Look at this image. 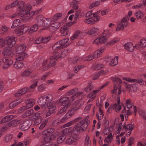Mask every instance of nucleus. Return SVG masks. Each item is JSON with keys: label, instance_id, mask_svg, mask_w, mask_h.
Instances as JSON below:
<instances>
[{"label": "nucleus", "instance_id": "obj_31", "mask_svg": "<svg viewBox=\"0 0 146 146\" xmlns=\"http://www.w3.org/2000/svg\"><path fill=\"white\" fill-rule=\"evenodd\" d=\"M135 15L137 19H140L143 17L144 13L140 11H138L135 13Z\"/></svg>", "mask_w": 146, "mask_h": 146}, {"label": "nucleus", "instance_id": "obj_11", "mask_svg": "<svg viewBox=\"0 0 146 146\" xmlns=\"http://www.w3.org/2000/svg\"><path fill=\"white\" fill-rule=\"evenodd\" d=\"M9 58L5 57L3 58L2 59L3 62L4 63L3 66V69H7L13 64V61L10 60Z\"/></svg>", "mask_w": 146, "mask_h": 146}, {"label": "nucleus", "instance_id": "obj_64", "mask_svg": "<svg viewBox=\"0 0 146 146\" xmlns=\"http://www.w3.org/2000/svg\"><path fill=\"white\" fill-rule=\"evenodd\" d=\"M74 114H72L70 110H69L68 112L64 116V118L67 119L70 118Z\"/></svg>", "mask_w": 146, "mask_h": 146}, {"label": "nucleus", "instance_id": "obj_17", "mask_svg": "<svg viewBox=\"0 0 146 146\" xmlns=\"http://www.w3.org/2000/svg\"><path fill=\"white\" fill-rule=\"evenodd\" d=\"M78 140L76 137L70 136L68 137L66 141V143L68 145H71L75 143Z\"/></svg>", "mask_w": 146, "mask_h": 146}, {"label": "nucleus", "instance_id": "obj_48", "mask_svg": "<svg viewBox=\"0 0 146 146\" xmlns=\"http://www.w3.org/2000/svg\"><path fill=\"white\" fill-rule=\"evenodd\" d=\"M125 103L128 109H129L132 108V103L131 102V100L130 99H127L126 100Z\"/></svg>", "mask_w": 146, "mask_h": 146}, {"label": "nucleus", "instance_id": "obj_28", "mask_svg": "<svg viewBox=\"0 0 146 146\" xmlns=\"http://www.w3.org/2000/svg\"><path fill=\"white\" fill-rule=\"evenodd\" d=\"M19 102H15V101L11 102L9 105V108L10 109H12L18 105L20 104L23 101V99L22 98H19Z\"/></svg>", "mask_w": 146, "mask_h": 146}, {"label": "nucleus", "instance_id": "obj_27", "mask_svg": "<svg viewBox=\"0 0 146 146\" xmlns=\"http://www.w3.org/2000/svg\"><path fill=\"white\" fill-rule=\"evenodd\" d=\"M16 58L17 60L18 61H22L27 56V54L25 52L19 54Z\"/></svg>", "mask_w": 146, "mask_h": 146}, {"label": "nucleus", "instance_id": "obj_62", "mask_svg": "<svg viewBox=\"0 0 146 146\" xmlns=\"http://www.w3.org/2000/svg\"><path fill=\"white\" fill-rule=\"evenodd\" d=\"M59 24V23L58 22L54 23L50 25L49 27H54L55 28L57 29L58 28H59L60 26V25H58Z\"/></svg>", "mask_w": 146, "mask_h": 146}, {"label": "nucleus", "instance_id": "obj_35", "mask_svg": "<svg viewBox=\"0 0 146 146\" xmlns=\"http://www.w3.org/2000/svg\"><path fill=\"white\" fill-rule=\"evenodd\" d=\"M119 40L118 38H113L110 40L106 44V45L111 46L113 45L115 43L118 42Z\"/></svg>", "mask_w": 146, "mask_h": 146}, {"label": "nucleus", "instance_id": "obj_43", "mask_svg": "<svg viewBox=\"0 0 146 146\" xmlns=\"http://www.w3.org/2000/svg\"><path fill=\"white\" fill-rule=\"evenodd\" d=\"M91 143L89 137L87 135L85 139L84 146H91Z\"/></svg>", "mask_w": 146, "mask_h": 146}, {"label": "nucleus", "instance_id": "obj_60", "mask_svg": "<svg viewBox=\"0 0 146 146\" xmlns=\"http://www.w3.org/2000/svg\"><path fill=\"white\" fill-rule=\"evenodd\" d=\"M93 55H94V57L95 58H98L102 54L97 50L94 53Z\"/></svg>", "mask_w": 146, "mask_h": 146}, {"label": "nucleus", "instance_id": "obj_4", "mask_svg": "<svg viewBox=\"0 0 146 146\" xmlns=\"http://www.w3.org/2000/svg\"><path fill=\"white\" fill-rule=\"evenodd\" d=\"M128 19L127 17L123 18L122 19L121 22L118 24L117 27L115 29L116 31H119L120 30H123L124 27L128 25Z\"/></svg>", "mask_w": 146, "mask_h": 146}, {"label": "nucleus", "instance_id": "obj_9", "mask_svg": "<svg viewBox=\"0 0 146 146\" xmlns=\"http://www.w3.org/2000/svg\"><path fill=\"white\" fill-rule=\"evenodd\" d=\"M110 79L113 82L114 84L117 83V82H119V84L118 86V90L119 91L118 92V94H119L121 91V84L122 83V81L120 79L116 76L111 77L110 78Z\"/></svg>", "mask_w": 146, "mask_h": 146}, {"label": "nucleus", "instance_id": "obj_39", "mask_svg": "<svg viewBox=\"0 0 146 146\" xmlns=\"http://www.w3.org/2000/svg\"><path fill=\"white\" fill-rule=\"evenodd\" d=\"M20 20L18 19H17L14 20L13 21L11 28H14L15 27L19 25H20Z\"/></svg>", "mask_w": 146, "mask_h": 146}, {"label": "nucleus", "instance_id": "obj_22", "mask_svg": "<svg viewBox=\"0 0 146 146\" xmlns=\"http://www.w3.org/2000/svg\"><path fill=\"white\" fill-rule=\"evenodd\" d=\"M26 49V46L24 45L21 44L19 46L16 50L17 54L23 53Z\"/></svg>", "mask_w": 146, "mask_h": 146}, {"label": "nucleus", "instance_id": "obj_15", "mask_svg": "<svg viewBox=\"0 0 146 146\" xmlns=\"http://www.w3.org/2000/svg\"><path fill=\"white\" fill-rule=\"evenodd\" d=\"M44 96L41 97L38 100V103L39 105L42 106V108H47L48 106V103L46 102L45 98H44Z\"/></svg>", "mask_w": 146, "mask_h": 146}, {"label": "nucleus", "instance_id": "obj_24", "mask_svg": "<svg viewBox=\"0 0 146 146\" xmlns=\"http://www.w3.org/2000/svg\"><path fill=\"white\" fill-rule=\"evenodd\" d=\"M26 103L27 104L26 106L27 109L32 107L35 104L34 102L31 99H28L26 101Z\"/></svg>", "mask_w": 146, "mask_h": 146}, {"label": "nucleus", "instance_id": "obj_53", "mask_svg": "<svg viewBox=\"0 0 146 146\" xmlns=\"http://www.w3.org/2000/svg\"><path fill=\"white\" fill-rule=\"evenodd\" d=\"M84 22L93 25L95 24L93 18L86 19L84 20Z\"/></svg>", "mask_w": 146, "mask_h": 146}, {"label": "nucleus", "instance_id": "obj_20", "mask_svg": "<svg viewBox=\"0 0 146 146\" xmlns=\"http://www.w3.org/2000/svg\"><path fill=\"white\" fill-rule=\"evenodd\" d=\"M82 32L80 30H78L76 31L74 34L73 36L71 38L72 40H74L78 38H81V35H82Z\"/></svg>", "mask_w": 146, "mask_h": 146}, {"label": "nucleus", "instance_id": "obj_47", "mask_svg": "<svg viewBox=\"0 0 146 146\" xmlns=\"http://www.w3.org/2000/svg\"><path fill=\"white\" fill-rule=\"evenodd\" d=\"M42 59H40L37 60H36L34 63V66L35 67H37L40 66L41 64V62H42Z\"/></svg>", "mask_w": 146, "mask_h": 146}, {"label": "nucleus", "instance_id": "obj_42", "mask_svg": "<svg viewBox=\"0 0 146 146\" xmlns=\"http://www.w3.org/2000/svg\"><path fill=\"white\" fill-rule=\"evenodd\" d=\"M41 9H40L37 11H31L30 12V10H29L28 13H27V15H29V17H31L34 15H37L39 13V12L41 11Z\"/></svg>", "mask_w": 146, "mask_h": 146}, {"label": "nucleus", "instance_id": "obj_46", "mask_svg": "<svg viewBox=\"0 0 146 146\" xmlns=\"http://www.w3.org/2000/svg\"><path fill=\"white\" fill-rule=\"evenodd\" d=\"M41 117L40 113L38 112L34 113H33L32 114V117H31L30 118L31 119V118L33 117L32 119H36L38 118L40 119V117Z\"/></svg>", "mask_w": 146, "mask_h": 146}, {"label": "nucleus", "instance_id": "obj_52", "mask_svg": "<svg viewBox=\"0 0 146 146\" xmlns=\"http://www.w3.org/2000/svg\"><path fill=\"white\" fill-rule=\"evenodd\" d=\"M80 108V106H79V105L77 104L76 106L74 107L70 110L71 111V112L72 113V114L74 115Z\"/></svg>", "mask_w": 146, "mask_h": 146}, {"label": "nucleus", "instance_id": "obj_54", "mask_svg": "<svg viewBox=\"0 0 146 146\" xmlns=\"http://www.w3.org/2000/svg\"><path fill=\"white\" fill-rule=\"evenodd\" d=\"M22 27H21V26H20L17 27L15 30V31L16 33L18 34L19 35H22V33L21 32Z\"/></svg>", "mask_w": 146, "mask_h": 146}, {"label": "nucleus", "instance_id": "obj_8", "mask_svg": "<svg viewBox=\"0 0 146 146\" xmlns=\"http://www.w3.org/2000/svg\"><path fill=\"white\" fill-rule=\"evenodd\" d=\"M49 135H42V137L44 141L48 143L49 141L54 139L56 137V135L54 133L49 134Z\"/></svg>", "mask_w": 146, "mask_h": 146}, {"label": "nucleus", "instance_id": "obj_26", "mask_svg": "<svg viewBox=\"0 0 146 146\" xmlns=\"http://www.w3.org/2000/svg\"><path fill=\"white\" fill-rule=\"evenodd\" d=\"M34 111L33 109H31L26 111L23 115L22 117L23 118H26L29 116H32L34 113Z\"/></svg>", "mask_w": 146, "mask_h": 146}, {"label": "nucleus", "instance_id": "obj_25", "mask_svg": "<svg viewBox=\"0 0 146 146\" xmlns=\"http://www.w3.org/2000/svg\"><path fill=\"white\" fill-rule=\"evenodd\" d=\"M27 90V88H24L15 93V97H19L23 94H25Z\"/></svg>", "mask_w": 146, "mask_h": 146}, {"label": "nucleus", "instance_id": "obj_58", "mask_svg": "<svg viewBox=\"0 0 146 146\" xmlns=\"http://www.w3.org/2000/svg\"><path fill=\"white\" fill-rule=\"evenodd\" d=\"M45 98L46 102H48L47 103H51L50 102L52 101V96L50 94H48L46 97Z\"/></svg>", "mask_w": 146, "mask_h": 146}, {"label": "nucleus", "instance_id": "obj_55", "mask_svg": "<svg viewBox=\"0 0 146 146\" xmlns=\"http://www.w3.org/2000/svg\"><path fill=\"white\" fill-rule=\"evenodd\" d=\"M99 1H97L92 3L90 5V7L91 8L97 6L100 4Z\"/></svg>", "mask_w": 146, "mask_h": 146}, {"label": "nucleus", "instance_id": "obj_37", "mask_svg": "<svg viewBox=\"0 0 146 146\" xmlns=\"http://www.w3.org/2000/svg\"><path fill=\"white\" fill-rule=\"evenodd\" d=\"M111 106L112 109L115 110L116 112L119 111L121 109V106L120 105H118L116 103Z\"/></svg>", "mask_w": 146, "mask_h": 146}, {"label": "nucleus", "instance_id": "obj_13", "mask_svg": "<svg viewBox=\"0 0 146 146\" xmlns=\"http://www.w3.org/2000/svg\"><path fill=\"white\" fill-rule=\"evenodd\" d=\"M58 52L57 50L54 51L53 52V55L51 56L50 58V63L52 67L54 66L56 62V61L60 58L59 57L57 56V54L58 53Z\"/></svg>", "mask_w": 146, "mask_h": 146}, {"label": "nucleus", "instance_id": "obj_34", "mask_svg": "<svg viewBox=\"0 0 146 146\" xmlns=\"http://www.w3.org/2000/svg\"><path fill=\"white\" fill-rule=\"evenodd\" d=\"M38 28V26L36 24H35L30 28L29 33L30 35H31L33 33L36 31Z\"/></svg>", "mask_w": 146, "mask_h": 146}, {"label": "nucleus", "instance_id": "obj_1", "mask_svg": "<svg viewBox=\"0 0 146 146\" xmlns=\"http://www.w3.org/2000/svg\"><path fill=\"white\" fill-rule=\"evenodd\" d=\"M89 116H87L78 123L73 129L74 131L79 132L80 131H85L88 127L90 121L88 120Z\"/></svg>", "mask_w": 146, "mask_h": 146}, {"label": "nucleus", "instance_id": "obj_44", "mask_svg": "<svg viewBox=\"0 0 146 146\" xmlns=\"http://www.w3.org/2000/svg\"><path fill=\"white\" fill-rule=\"evenodd\" d=\"M21 27H22L21 29V31L22 34L27 32L29 28V27L28 26H25L24 25H21Z\"/></svg>", "mask_w": 146, "mask_h": 146}, {"label": "nucleus", "instance_id": "obj_16", "mask_svg": "<svg viewBox=\"0 0 146 146\" xmlns=\"http://www.w3.org/2000/svg\"><path fill=\"white\" fill-rule=\"evenodd\" d=\"M124 47V48L127 50L131 52L134 51L135 46H134L132 43L131 42H128L125 44Z\"/></svg>", "mask_w": 146, "mask_h": 146}, {"label": "nucleus", "instance_id": "obj_30", "mask_svg": "<svg viewBox=\"0 0 146 146\" xmlns=\"http://www.w3.org/2000/svg\"><path fill=\"white\" fill-rule=\"evenodd\" d=\"M23 66V62L21 61H16L14 64V67L17 69L22 68Z\"/></svg>", "mask_w": 146, "mask_h": 146}, {"label": "nucleus", "instance_id": "obj_59", "mask_svg": "<svg viewBox=\"0 0 146 146\" xmlns=\"http://www.w3.org/2000/svg\"><path fill=\"white\" fill-rule=\"evenodd\" d=\"M51 37L52 36L49 35L47 37L42 38V42L44 43L45 42H48L50 40Z\"/></svg>", "mask_w": 146, "mask_h": 146}, {"label": "nucleus", "instance_id": "obj_6", "mask_svg": "<svg viewBox=\"0 0 146 146\" xmlns=\"http://www.w3.org/2000/svg\"><path fill=\"white\" fill-rule=\"evenodd\" d=\"M118 58L117 56H115L113 58H112L111 56H108L105 58V61L106 62H108L111 60L110 65L111 66H113L117 64Z\"/></svg>", "mask_w": 146, "mask_h": 146}, {"label": "nucleus", "instance_id": "obj_45", "mask_svg": "<svg viewBox=\"0 0 146 146\" xmlns=\"http://www.w3.org/2000/svg\"><path fill=\"white\" fill-rule=\"evenodd\" d=\"M32 73L31 70L27 69L25 70L22 74V76L23 77H26L29 76Z\"/></svg>", "mask_w": 146, "mask_h": 146}, {"label": "nucleus", "instance_id": "obj_49", "mask_svg": "<svg viewBox=\"0 0 146 146\" xmlns=\"http://www.w3.org/2000/svg\"><path fill=\"white\" fill-rule=\"evenodd\" d=\"M46 88V87L45 84H42L38 86L37 88V90L38 91L41 92L43 91Z\"/></svg>", "mask_w": 146, "mask_h": 146}, {"label": "nucleus", "instance_id": "obj_63", "mask_svg": "<svg viewBox=\"0 0 146 146\" xmlns=\"http://www.w3.org/2000/svg\"><path fill=\"white\" fill-rule=\"evenodd\" d=\"M12 137V135H8L5 137V140L8 142L10 141Z\"/></svg>", "mask_w": 146, "mask_h": 146}, {"label": "nucleus", "instance_id": "obj_57", "mask_svg": "<svg viewBox=\"0 0 146 146\" xmlns=\"http://www.w3.org/2000/svg\"><path fill=\"white\" fill-rule=\"evenodd\" d=\"M51 20L49 19H46V21H44V22L42 26L48 27L50 26L51 24Z\"/></svg>", "mask_w": 146, "mask_h": 146}, {"label": "nucleus", "instance_id": "obj_3", "mask_svg": "<svg viewBox=\"0 0 146 146\" xmlns=\"http://www.w3.org/2000/svg\"><path fill=\"white\" fill-rule=\"evenodd\" d=\"M17 40V38L15 37L8 36L5 38V44L9 47L11 48L15 44Z\"/></svg>", "mask_w": 146, "mask_h": 146}, {"label": "nucleus", "instance_id": "obj_40", "mask_svg": "<svg viewBox=\"0 0 146 146\" xmlns=\"http://www.w3.org/2000/svg\"><path fill=\"white\" fill-rule=\"evenodd\" d=\"M85 66L84 65H81L76 66L74 68V72L75 73H77L80 69L85 67Z\"/></svg>", "mask_w": 146, "mask_h": 146}, {"label": "nucleus", "instance_id": "obj_41", "mask_svg": "<svg viewBox=\"0 0 146 146\" xmlns=\"http://www.w3.org/2000/svg\"><path fill=\"white\" fill-rule=\"evenodd\" d=\"M139 114L144 119L146 120V110H140L138 111Z\"/></svg>", "mask_w": 146, "mask_h": 146}, {"label": "nucleus", "instance_id": "obj_36", "mask_svg": "<svg viewBox=\"0 0 146 146\" xmlns=\"http://www.w3.org/2000/svg\"><path fill=\"white\" fill-rule=\"evenodd\" d=\"M85 14L84 13H81V10L80 9L78 10L76 12L75 17V18H80L84 16Z\"/></svg>", "mask_w": 146, "mask_h": 146}, {"label": "nucleus", "instance_id": "obj_18", "mask_svg": "<svg viewBox=\"0 0 146 146\" xmlns=\"http://www.w3.org/2000/svg\"><path fill=\"white\" fill-rule=\"evenodd\" d=\"M20 123V120H13L9 123H7L6 126L10 127H14Z\"/></svg>", "mask_w": 146, "mask_h": 146}, {"label": "nucleus", "instance_id": "obj_10", "mask_svg": "<svg viewBox=\"0 0 146 146\" xmlns=\"http://www.w3.org/2000/svg\"><path fill=\"white\" fill-rule=\"evenodd\" d=\"M99 29L96 27H93L87 32L88 35L92 36H95L99 34Z\"/></svg>", "mask_w": 146, "mask_h": 146}, {"label": "nucleus", "instance_id": "obj_14", "mask_svg": "<svg viewBox=\"0 0 146 146\" xmlns=\"http://www.w3.org/2000/svg\"><path fill=\"white\" fill-rule=\"evenodd\" d=\"M3 54L5 56H7L8 58H10L14 56L12 50L10 47H5L3 52Z\"/></svg>", "mask_w": 146, "mask_h": 146}, {"label": "nucleus", "instance_id": "obj_56", "mask_svg": "<svg viewBox=\"0 0 146 146\" xmlns=\"http://www.w3.org/2000/svg\"><path fill=\"white\" fill-rule=\"evenodd\" d=\"M122 80L130 82H135V79H132L130 78L127 77H123Z\"/></svg>", "mask_w": 146, "mask_h": 146}, {"label": "nucleus", "instance_id": "obj_23", "mask_svg": "<svg viewBox=\"0 0 146 146\" xmlns=\"http://www.w3.org/2000/svg\"><path fill=\"white\" fill-rule=\"evenodd\" d=\"M42 62H41V64H42V66L43 67V69L44 70H48L51 66H52L50 63L46 65L47 62V60H44L42 59Z\"/></svg>", "mask_w": 146, "mask_h": 146}, {"label": "nucleus", "instance_id": "obj_32", "mask_svg": "<svg viewBox=\"0 0 146 146\" xmlns=\"http://www.w3.org/2000/svg\"><path fill=\"white\" fill-rule=\"evenodd\" d=\"M44 19L41 16H39L37 17L36 20L40 26H43V23L44 22Z\"/></svg>", "mask_w": 146, "mask_h": 146}, {"label": "nucleus", "instance_id": "obj_51", "mask_svg": "<svg viewBox=\"0 0 146 146\" xmlns=\"http://www.w3.org/2000/svg\"><path fill=\"white\" fill-rule=\"evenodd\" d=\"M94 87V85L93 84H90L85 88V91L87 92H89Z\"/></svg>", "mask_w": 146, "mask_h": 146}, {"label": "nucleus", "instance_id": "obj_2", "mask_svg": "<svg viewBox=\"0 0 146 146\" xmlns=\"http://www.w3.org/2000/svg\"><path fill=\"white\" fill-rule=\"evenodd\" d=\"M18 10L20 11V13H19V14L21 17L27 15V13H28L29 11L31 10L32 8L30 5L26 6L23 1L18 2Z\"/></svg>", "mask_w": 146, "mask_h": 146}, {"label": "nucleus", "instance_id": "obj_5", "mask_svg": "<svg viewBox=\"0 0 146 146\" xmlns=\"http://www.w3.org/2000/svg\"><path fill=\"white\" fill-rule=\"evenodd\" d=\"M107 37L105 36H102L96 39L93 42V43L99 45L101 44H106L108 42Z\"/></svg>", "mask_w": 146, "mask_h": 146}, {"label": "nucleus", "instance_id": "obj_61", "mask_svg": "<svg viewBox=\"0 0 146 146\" xmlns=\"http://www.w3.org/2000/svg\"><path fill=\"white\" fill-rule=\"evenodd\" d=\"M122 83L125 88L129 90H131V85H128L127 82H122Z\"/></svg>", "mask_w": 146, "mask_h": 146}, {"label": "nucleus", "instance_id": "obj_7", "mask_svg": "<svg viewBox=\"0 0 146 146\" xmlns=\"http://www.w3.org/2000/svg\"><path fill=\"white\" fill-rule=\"evenodd\" d=\"M30 121L29 119H25L23 123L20 124L19 127L22 131H25L28 129L31 125L29 124Z\"/></svg>", "mask_w": 146, "mask_h": 146}, {"label": "nucleus", "instance_id": "obj_33", "mask_svg": "<svg viewBox=\"0 0 146 146\" xmlns=\"http://www.w3.org/2000/svg\"><path fill=\"white\" fill-rule=\"evenodd\" d=\"M55 131V129L53 128H50L43 131L42 133V135H49V134H52Z\"/></svg>", "mask_w": 146, "mask_h": 146}, {"label": "nucleus", "instance_id": "obj_12", "mask_svg": "<svg viewBox=\"0 0 146 146\" xmlns=\"http://www.w3.org/2000/svg\"><path fill=\"white\" fill-rule=\"evenodd\" d=\"M64 39L60 40L56 43L52 47L53 50H55L58 49L61 50L64 48Z\"/></svg>", "mask_w": 146, "mask_h": 146}, {"label": "nucleus", "instance_id": "obj_50", "mask_svg": "<svg viewBox=\"0 0 146 146\" xmlns=\"http://www.w3.org/2000/svg\"><path fill=\"white\" fill-rule=\"evenodd\" d=\"M62 16V14L61 13H57L53 16L52 20L54 21H56L57 20L60 19Z\"/></svg>", "mask_w": 146, "mask_h": 146}, {"label": "nucleus", "instance_id": "obj_29", "mask_svg": "<svg viewBox=\"0 0 146 146\" xmlns=\"http://www.w3.org/2000/svg\"><path fill=\"white\" fill-rule=\"evenodd\" d=\"M47 108L49 109L48 111L52 113L54 112L56 108V106L52 103H48Z\"/></svg>", "mask_w": 146, "mask_h": 146}, {"label": "nucleus", "instance_id": "obj_19", "mask_svg": "<svg viewBox=\"0 0 146 146\" xmlns=\"http://www.w3.org/2000/svg\"><path fill=\"white\" fill-rule=\"evenodd\" d=\"M139 45L140 47L143 48L146 46V39L145 38L141 40L139 42L138 44H136L135 45V47L137 48H138Z\"/></svg>", "mask_w": 146, "mask_h": 146}, {"label": "nucleus", "instance_id": "obj_38", "mask_svg": "<svg viewBox=\"0 0 146 146\" xmlns=\"http://www.w3.org/2000/svg\"><path fill=\"white\" fill-rule=\"evenodd\" d=\"M123 127L124 129L129 130L131 132L133 129L134 127V125L133 124H129L126 125L125 124H123Z\"/></svg>", "mask_w": 146, "mask_h": 146}, {"label": "nucleus", "instance_id": "obj_21", "mask_svg": "<svg viewBox=\"0 0 146 146\" xmlns=\"http://www.w3.org/2000/svg\"><path fill=\"white\" fill-rule=\"evenodd\" d=\"M113 30L107 29L106 30H104V32L102 33L103 35H105L107 38H109L113 34Z\"/></svg>", "mask_w": 146, "mask_h": 146}]
</instances>
